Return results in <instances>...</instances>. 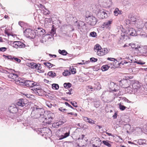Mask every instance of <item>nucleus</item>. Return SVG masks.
I'll list each match as a JSON object with an SVG mask.
<instances>
[{
    "instance_id": "9b49d317",
    "label": "nucleus",
    "mask_w": 147,
    "mask_h": 147,
    "mask_svg": "<svg viewBox=\"0 0 147 147\" xmlns=\"http://www.w3.org/2000/svg\"><path fill=\"white\" fill-rule=\"evenodd\" d=\"M135 25L137 28L141 29L142 28L145 26V24H144L142 19H139L136 21V22L135 23Z\"/></svg>"
},
{
    "instance_id": "338daca9",
    "label": "nucleus",
    "mask_w": 147,
    "mask_h": 147,
    "mask_svg": "<svg viewBox=\"0 0 147 147\" xmlns=\"http://www.w3.org/2000/svg\"><path fill=\"white\" fill-rule=\"evenodd\" d=\"M49 55L50 56H51L52 57L54 58L56 57H57L56 55H52L51 54H49Z\"/></svg>"
},
{
    "instance_id": "ea45409f",
    "label": "nucleus",
    "mask_w": 147,
    "mask_h": 147,
    "mask_svg": "<svg viewBox=\"0 0 147 147\" xmlns=\"http://www.w3.org/2000/svg\"><path fill=\"white\" fill-rule=\"evenodd\" d=\"M70 71L72 74H74L76 72V70L73 67H70Z\"/></svg>"
},
{
    "instance_id": "6e6d98bb",
    "label": "nucleus",
    "mask_w": 147,
    "mask_h": 147,
    "mask_svg": "<svg viewBox=\"0 0 147 147\" xmlns=\"http://www.w3.org/2000/svg\"><path fill=\"white\" fill-rule=\"evenodd\" d=\"M136 130L138 131L139 132H141L142 131V129L141 128L137 127L136 128Z\"/></svg>"
},
{
    "instance_id": "b1692460",
    "label": "nucleus",
    "mask_w": 147,
    "mask_h": 147,
    "mask_svg": "<svg viewBox=\"0 0 147 147\" xmlns=\"http://www.w3.org/2000/svg\"><path fill=\"white\" fill-rule=\"evenodd\" d=\"M29 66L30 67L32 68H36L37 69H39V68L37 67L38 65L34 63H30L29 64Z\"/></svg>"
},
{
    "instance_id": "f3484780",
    "label": "nucleus",
    "mask_w": 147,
    "mask_h": 147,
    "mask_svg": "<svg viewBox=\"0 0 147 147\" xmlns=\"http://www.w3.org/2000/svg\"><path fill=\"white\" fill-rule=\"evenodd\" d=\"M43 116V117L42 118L47 120H49V123H50L54 117V115L53 113H49L47 114V117H45L44 115Z\"/></svg>"
},
{
    "instance_id": "1a4fd4ad",
    "label": "nucleus",
    "mask_w": 147,
    "mask_h": 147,
    "mask_svg": "<svg viewBox=\"0 0 147 147\" xmlns=\"http://www.w3.org/2000/svg\"><path fill=\"white\" fill-rule=\"evenodd\" d=\"M130 80H129L123 79L120 81L119 84L123 88L129 87Z\"/></svg>"
},
{
    "instance_id": "774afa93",
    "label": "nucleus",
    "mask_w": 147,
    "mask_h": 147,
    "mask_svg": "<svg viewBox=\"0 0 147 147\" xmlns=\"http://www.w3.org/2000/svg\"><path fill=\"white\" fill-rule=\"evenodd\" d=\"M129 46V44H125V45L123 46V47H128Z\"/></svg>"
},
{
    "instance_id": "680f3d73",
    "label": "nucleus",
    "mask_w": 147,
    "mask_h": 147,
    "mask_svg": "<svg viewBox=\"0 0 147 147\" xmlns=\"http://www.w3.org/2000/svg\"><path fill=\"white\" fill-rule=\"evenodd\" d=\"M51 33L53 35L55 33V32L54 29H52Z\"/></svg>"
},
{
    "instance_id": "f257e3e1",
    "label": "nucleus",
    "mask_w": 147,
    "mask_h": 147,
    "mask_svg": "<svg viewBox=\"0 0 147 147\" xmlns=\"http://www.w3.org/2000/svg\"><path fill=\"white\" fill-rule=\"evenodd\" d=\"M43 110L36 106L32 108L31 116L34 119H37L39 117L43 118V115L41 113Z\"/></svg>"
},
{
    "instance_id": "2eb2a0df",
    "label": "nucleus",
    "mask_w": 147,
    "mask_h": 147,
    "mask_svg": "<svg viewBox=\"0 0 147 147\" xmlns=\"http://www.w3.org/2000/svg\"><path fill=\"white\" fill-rule=\"evenodd\" d=\"M36 36H41L45 34V30L41 28H38L37 30H34Z\"/></svg>"
},
{
    "instance_id": "473e14b6",
    "label": "nucleus",
    "mask_w": 147,
    "mask_h": 147,
    "mask_svg": "<svg viewBox=\"0 0 147 147\" xmlns=\"http://www.w3.org/2000/svg\"><path fill=\"white\" fill-rule=\"evenodd\" d=\"M48 75L50 76L54 77L56 76V74L53 71H49L48 73Z\"/></svg>"
},
{
    "instance_id": "c756f323",
    "label": "nucleus",
    "mask_w": 147,
    "mask_h": 147,
    "mask_svg": "<svg viewBox=\"0 0 147 147\" xmlns=\"http://www.w3.org/2000/svg\"><path fill=\"white\" fill-rule=\"evenodd\" d=\"M58 52L60 54L63 55H66L67 54V52L64 50H61L60 49H59Z\"/></svg>"
},
{
    "instance_id": "a211bd4d",
    "label": "nucleus",
    "mask_w": 147,
    "mask_h": 147,
    "mask_svg": "<svg viewBox=\"0 0 147 147\" xmlns=\"http://www.w3.org/2000/svg\"><path fill=\"white\" fill-rule=\"evenodd\" d=\"M128 35L133 36H136L137 34L136 31L133 28H130L128 30L127 32Z\"/></svg>"
},
{
    "instance_id": "3c124183",
    "label": "nucleus",
    "mask_w": 147,
    "mask_h": 147,
    "mask_svg": "<svg viewBox=\"0 0 147 147\" xmlns=\"http://www.w3.org/2000/svg\"><path fill=\"white\" fill-rule=\"evenodd\" d=\"M107 59L108 60L112 61H117V60L114 58H107Z\"/></svg>"
},
{
    "instance_id": "f704fd0d",
    "label": "nucleus",
    "mask_w": 147,
    "mask_h": 147,
    "mask_svg": "<svg viewBox=\"0 0 147 147\" xmlns=\"http://www.w3.org/2000/svg\"><path fill=\"white\" fill-rule=\"evenodd\" d=\"M35 6H37L40 9H43V8H44L45 10H47V9L45 8V6L40 4H35Z\"/></svg>"
},
{
    "instance_id": "72a5a7b5",
    "label": "nucleus",
    "mask_w": 147,
    "mask_h": 147,
    "mask_svg": "<svg viewBox=\"0 0 147 147\" xmlns=\"http://www.w3.org/2000/svg\"><path fill=\"white\" fill-rule=\"evenodd\" d=\"M109 68V67L107 65H103L101 67V69L102 71H105L107 70Z\"/></svg>"
},
{
    "instance_id": "5701e85b",
    "label": "nucleus",
    "mask_w": 147,
    "mask_h": 147,
    "mask_svg": "<svg viewBox=\"0 0 147 147\" xmlns=\"http://www.w3.org/2000/svg\"><path fill=\"white\" fill-rule=\"evenodd\" d=\"M132 87L134 89H138L140 87V85L138 81H136L132 84Z\"/></svg>"
},
{
    "instance_id": "603ef678",
    "label": "nucleus",
    "mask_w": 147,
    "mask_h": 147,
    "mask_svg": "<svg viewBox=\"0 0 147 147\" xmlns=\"http://www.w3.org/2000/svg\"><path fill=\"white\" fill-rule=\"evenodd\" d=\"M46 11H45L43 12L44 14L47 15V14H49L50 13V11L47 10H47H45Z\"/></svg>"
},
{
    "instance_id": "bf43d9fd",
    "label": "nucleus",
    "mask_w": 147,
    "mask_h": 147,
    "mask_svg": "<svg viewBox=\"0 0 147 147\" xmlns=\"http://www.w3.org/2000/svg\"><path fill=\"white\" fill-rule=\"evenodd\" d=\"M78 64L79 65H83L85 64V61L84 60H82V62L78 63Z\"/></svg>"
},
{
    "instance_id": "6ab92c4d",
    "label": "nucleus",
    "mask_w": 147,
    "mask_h": 147,
    "mask_svg": "<svg viewBox=\"0 0 147 147\" xmlns=\"http://www.w3.org/2000/svg\"><path fill=\"white\" fill-rule=\"evenodd\" d=\"M5 57L8 59H10L13 61H16L18 63H20L21 61L20 59L13 56L11 55L6 56Z\"/></svg>"
},
{
    "instance_id": "4468645a",
    "label": "nucleus",
    "mask_w": 147,
    "mask_h": 147,
    "mask_svg": "<svg viewBox=\"0 0 147 147\" xmlns=\"http://www.w3.org/2000/svg\"><path fill=\"white\" fill-rule=\"evenodd\" d=\"M27 103V101L26 100L20 99L17 102V104L20 108L25 106Z\"/></svg>"
},
{
    "instance_id": "de8ad7c7",
    "label": "nucleus",
    "mask_w": 147,
    "mask_h": 147,
    "mask_svg": "<svg viewBox=\"0 0 147 147\" xmlns=\"http://www.w3.org/2000/svg\"><path fill=\"white\" fill-rule=\"evenodd\" d=\"M71 105L74 107H78L77 105V103L76 102H71Z\"/></svg>"
},
{
    "instance_id": "4d7b16f0",
    "label": "nucleus",
    "mask_w": 147,
    "mask_h": 147,
    "mask_svg": "<svg viewBox=\"0 0 147 147\" xmlns=\"http://www.w3.org/2000/svg\"><path fill=\"white\" fill-rule=\"evenodd\" d=\"M69 134L70 133H69V132H68L66 133L64 135V136H65V137H64V138H66V137L68 136H69Z\"/></svg>"
},
{
    "instance_id": "864d4df0",
    "label": "nucleus",
    "mask_w": 147,
    "mask_h": 147,
    "mask_svg": "<svg viewBox=\"0 0 147 147\" xmlns=\"http://www.w3.org/2000/svg\"><path fill=\"white\" fill-rule=\"evenodd\" d=\"M136 63H137L140 65H143L145 64V62H142L140 61H137L135 62Z\"/></svg>"
},
{
    "instance_id": "0e129e2a",
    "label": "nucleus",
    "mask_w": 147,
    "mask_h": 147,
    "mask_svg": "<svg viewBox=\"0 0 147 147\" xmlns=\"http://www.w3.org/2000/svg\"><path fill=\"white\" fill-rule=\"evenodd\" d=\"M47 105L49 108H51L52 106V105L51 103L47 104Z\"/></svg>"
},
{
    "instance_id": "c9c22d12",
    "label": "nucleus",
    "mask_w": 147,
    "mask_h": 147,
    "mask_svg": "<svg viewBox=\"0 0 147 147\" xmlns=\"http://www.w3.org/2000/svg\"><path fill=\"white\" fill-rule=\"evenodd\" d=\"M59 87V86L57 84H52V88L53 89L58 90Z\"/></svg>"
},
{
    "instance_id": "f03ea898",
    "label": "nucleus",
    "mask_w": 147,
    "mask_h": 147,
    "mask_svg": "<svg viewBox=\"0 0 147 147\" xmlns=\"http://www.w3.org/2000/svg\"><path fill=\"white\" fill-rule=\"evenodd\" d=\"M146 49L142 46L138 45L136 47V48L134 51V53L136 55H142L146 53Z\"/></svg>"
},
{
    "instance_id": "2f4dec72",
    "label": "nucleus",
    "mask_w": 147,
    "mask_h": 147,
    "mask_svg": "<svg viewBox=\"0 0 147 147\" xmlns=\"http://www.w3.org/2000/svg\"><path fill=\"white\" fill-rule=\"evenodd\" d=\"M128 63V62L126 61L125 60H123L121 61L120 63H119L118 64L119 65V66H120L121 65H125V66H128L129 65L127 64Z\"/></svg>"
},
{
    "instance_id": "0eeeda50",
    "label": "nucleus",
    "mask_w": 147,
    "mask_h": 147,
    "mask_svg": "<svg viewBox=\"0 0 147 147\" xmlns=\"http://www.w3.org/2000/svg\"><path fill=\"white\" fill-rule=\"evenodd\" d=\"M9 112L12 113H16L17 111L18 112H20L19 115L22 114L23 113V111L21 109H18L16 108V106L15 105H13L11 106L9 108Z\"/></svg>"
},
{
    "instance_id": "a18cd8bd",
    "label": "nucleus",
    "mask_w": 147,
    "mask_h": 147,
    "mask_svg": "<svg viewBox=\"0 0 147 147\" xmlns=\"http://www.w3.org/2000/svg\"><path fill=\"white\" fill-rule=\"evenodd\" d=\"M63 123V122L62 121L57 122L54 125L56 127H58L60 125H61Z\"/></svg>"
},
{
    "instance_id": "aec40b11",
    "label": "nucleus",
    "mask_w": 147,
    "mask_h": 147,
    "mask_svg": "<svg viewBox=\"0 0 147 147\" xmlns=\"http://www.w3.org/2000/svg\"><path fill=\"white\" fill-rule=\"evenodd\" d=\"M34 88V90L33 91L35 92L36 94H39L38 92H39V91L40 90V86L35 84V86H33Z\"/></svg>"
},
{
    "instance_id": "bb28decb",
    "label": "nucleus",
    "mask_w": 147,
    "mask_h": 147,
    "mask_svg": "<svg viewBox=\"0 0 147 147\" xmlns=\"http://www.w3.org/2000/svg\"><path fill=\"white\" fill-rule=\"evenodd\" d=\"M101 48H102L98 44H97L94 46V50L95 52L97 53L98 51L100 50Z\"/></svg>"
},
{
    "instance_id": "ddd939ff",
    "label": "nucleus",
    "mask_w": 147,
    "mask_h": 147,
    "mask_svg": "<svg viewBox=\"0 0 147 147\" xmlns=\"http://www.w3.org/2000/svg\"><path fill=\"white\" fill-rule=\"evenodd\" d=\"M12 45L13 47L16 48H24L25 46L24 44L20 41H14L13 42Z\"/></svg>"
},
{
    "instance_id": "6e6552de",
    "label": "nucleus",
    "mask_w": 147,
    "mask_h": 147,
    "mask_svg": "<svg viewBox=\"0 0 147 147\" xmlns=\"http://www.w3.org/2000/svg\"><path fill=\"white\" fill-rule=\"evenodd\" d=\"M12 71V70L9 69L8 71H6V73L9 78L16 81L18 76L16 74L13 73Z\"/></svg>"
},
{
    "instance_id": "f8f14e48",
    "label": "nucleus",
    "mask_w": 147,
    "mask_h": 147,
    "mask_svg": "<svg viewBox=\"0 0 147 147\" xmlns=\"http://www.w3.org/2000/svg\"><path fill=\"white\" fill-rule=\"evenodd\" d=\"M109 51V50L107 48H101L100 50L96 53L99 56H102L106 55Z\"/></svg>"
},
{
    "instance_id": "4c0bfd02",
    "label": "nucleus",
    "mask_w": 147,
    "mask_h": 147,
    "mask_svg": "<svg viewBox=\"0 0 147 147\" xmlns=\"http://www.w3.org/2000/svg\"><path fill=\"white\" fill-rule=\"evenodd\" d=\"M44 64L45 66H47L49 68H51L52 67L53 65V64L49 62L44 63Z\"/></svg>"
},
{
    "instance_id": "7ed1b4c3",
    "label": "nucleus",
    "mask_w": 147,
    "mask_h": 147,
    "mask_svg": "<svg viewBox=\"0 0 147 147\" xmlns=\"http://www.w3.org/2000/svg\"><path fill=\"white\" fill-rule=\"evenodd\" d=\"M16 83L19 84H24L27 87H32L33 86H35V83L33 81L30 80H18L16 81Z\"/></svg>"
},
{
    "instance_id": "9d476101",
    "label": "nucleus",
    "mask_w": 147,
    "mask_h": 147,
    "mask_svg": "<svg viewBox=\"0 0 147 147\" xmlns=\"http://www.w3.org/2000/svg\"><path fill=\"white\" fill-rule=\"evenodd\" d=\"M97 13V16L100 18L103 19L107 17V14L106 11L102 9H99Z\"/></svg>"
},
{
    "instance_id": "cd10ccee",
    "label": "nucleus",
    "mask_w": 147,
    "mask_h": 147,
    "mask_svg": "<svg viewBox=\"0 0 147 147\" xmlns=\"http://www.w3.org/2000/svg\"><path fill=\"white\" fill-rule=\"evenodd\" d=\"M129 46H130L131 48L133 49V51L134 50V49L136 48V47L138 46V45H136L134 43H131L129 44Z\"/></svg>"
},
{
    "instance_id": "49530a36",
    "label": "nucleus",
    "mask_w": 147,
    "mask_h": 147,
    "mask_svg": "<svg viewBox=\"0 0 147 147\" xmlns=\"http://www.w3.org/2000/svg\"><path fill=\"white\" fill-rule=\"evenodd\" d=\"M90 60L91 62H95L97 61L98 60L97 59L92 57L90 58Z\"/></svg>"
},
{
    "instance_id": "393cba45",
    "label": "nucleus",
    "mask_w": 147,
    "mask_h": 147,
    "mask_svg": "<svg viewBox=\"0 0 147 147\" xmlns=\"http://www.w3.org/2000/svg\"><path fill=\"white\" fill-rule=\"evenodd\" d=\"M84 119L86 122L91 124H94L95 122V121L86 117H84Z\"/></svg>"
},
{
    "instance_id": "37998d69",
    "label": "nucleus",
    "mask_w": 147,
    "mask_h": 147,
    "mask_svg": "<svg viewBox=\"0 0 147 147\" xmlns=\"http://www.w3.org/2000/svg\"><path fill=\"white\" fill-rule=\"evenodd\" d=\"M119 9L118 8L115 9L114 11V14L116 16H117L119 14Z\"/></svg>"
},
{
    "instance_id": "5fc2aeb1",
    "label": "nucleus",
    "mask_w": 147,
    "mask_h": 147,
    "mask_svg": "<svg viewBox=\"0 0 147 147\" xmlns=\"http://www.w3.org/2000/svg\"><path fill=\"white\" fill-rule=\"evenodd\" d=\"M123 100L124 101H125L127 102L128 103H130L131 102V101H130L128 99H127V98H123Z\"/></svg>"
},
{
    "instance_id": "69168bd1",
    "label": "nucleus",
    "mask_w": 147,
    "mask_h": 147,
    "mask_svg": "<svg viewBox=\"0 0 147 147\" xmlns=\"http://www.w3.org/2000/svg\"><path fill=\"white\" fill-rule=\"evenodd\" d=\"M25 96H26V97L28 98H29L30 97V96H32V95H30L28 94H24Z\"/></svg>"
},
{
    "instance_id": "c85d7f7f",
    "label": "nucleus",
    "mask_w": 147,
    "mask_h": 147,
    "mask_svg": "<svg viewBox=\"0 0 147 147\" xmlns=\"http://www.w3.org/2000/svg\"><path fill=\"white\" fill-rule=\"evenodd\" d=\"M123 103L122 102H120L118 104L119 105V109L121 111L124 110L126 107L123 105Z\"/></svg>"
},
{
    "instance_id": "dca6fc26",
    "label": "nucleus",
    "mask_w": 147,
    "mask_h": 147,
    "mask_svg": "<svg viewBox=\"0 0 147 147\" xmlns=\"http://www.w3.org/2000/svg\"><path fill=\"white\" fill-rule=\"evenodd\" d=\"M94 84L95 86L93 87V88H92V86H88V88L90 90V91H92V89L99 90L101 89V86L99 82H94Z\"/></svg>"
},
{
    "instance_id": "e2e57ef3",
    "label": "nucleus",
    "mask_w": 147,
    "mask_h": 147,
    "mask_svg": "<svg viewBox=\"0 0 147 147\" xmlns=\"http://www.w3.org/2000/svg\"><path fill=\"white\" fill-rule=\"evenodd\" d=\"M117 114L115 113V114L113 115V117L114 119H116L117 117Z\"/></svg>"
},
{
    "instance_id": "e433bc0d",
    "label": "nucleus",
    "mask_w": 147,
    "mask_h": 147,
    "mask_svg": "<svg viewBox=\"0 0 147 147\" xmlns=\"http://www.w3.org/2000/svg\"><path fill=\"white\" fill-rule=\"evenodd\" d=\"M64 87L65 88H70L71 86V84L70 83H65L63 84Z\"/></svg>"
},
{
    "instance_id": "a19ab883",
    "label": "nucleus",
    "mask_w": 147,
    "mask_h": 147,
    "mask_svg": "<svg viewBox=\"0 0 147 147\" xmlns=\"http://www.w3.org/2000/svg\"><path fill=\"white\" fill-rule=\"evenodd\" d=\"M51 18H46L45 20V24H47L48 23H50L51 21Z\"/></svg>"
},
{
    "instance_id": "052dcab7",
    "label": "nucleus",
    "mask_w": 147,
    "mask_h": 147,
    "mask_svg": "<svg viewBox=\"0 0 147 147\" xmlns=\"http://www.w3.org/2000/svg\"><path fill=\"white\" fill-rule=\"evenodd\" d=\"M64 137H65V136H64V135H62L60 137L59 140H61L65 138H64Z\"/></svg>"
},
{
    "instance_id": "8fccbe9b",
    "label": "nucleus",
    "mask_w": 147,
    "mask_h": 147,
    "mask_svg": "<svg viewBox=\"0 0 147 147\" xmlns=\"http://www.w3.org/2000/svg\"><path fill=\"white\" fill-rule=\"evenodd\" d=\"M7 48L5 47L0 48V51L1 52H4L6 51Z\"/></svg>"
},
{
    "instance_id": "39448f33",
    "label": "nucleus",
    "mask_w": 147,
    "mask_h": 147,
    "mask_svg": "<svg viewBox=\"0 0 147 147\" xmlns=\"http://www.w3.org/2000/svg\"><path fill=\"white\" fill-rule=\"evenodd\" d=\"M86 20L88 21V24L91 26H94L98 22L95 17L93 16H86Z\"/></svg>"
},
{
    "instance_id": "79ce46f5",
    "label": "nucleus",
    "mask_w": 147,
    "mask_h": 147,
    "mask_svg": "<svg viewBox=\"0 0 147 147\" xmlns=\"http://www.w3.org/2000/svg\"><path fill=\"white\" fill-rule=\"evenodd\" d=\"M94 106L96 108L98 107L99 106V101H95L94 103Z\"/></svg>"
},
{
    "instance_id": "58836bf2",
    "label": "nucleus",
    "mask_w": 147,
    "mask_h": 147,
    "mask_svg": "<svg viewBox=\"0 0 147 147\" xmlns=\"http://www.w3.org/2000/svg\"><path fill=\"white\" fill-rule=\"evenodd\" d=\"M102 142L105 145L109 147L111 146V145L109 143L108 141L104 140L102 141Z\"/></svg>"
},
{
    "instance_id": "c03bdc74",
    "label": "nucleus",
    "mask_w": 147,
    "mask_h": 147,
    "mask_svg": "<svg viewBox=\"0 0 147 147\" xmlns=\"http://www.w3.org/2000/svg\"><path fill=\"white\" fill-rule=\"evenodd\" d=\"M90 35L91 36L93 37H96V36H97L96 33L94 32H90Z\"/></svg>"
},
{
    "instance_id": "a878e982",
    "label": "nucleus",
    "mask_w": 147,
    "mask_h": 147,
    "mask_svg": "<svg viewBox=\"0 0 147 147\" xmlns=\"http://www.w3.org/2000/svg\"><path fill=\"white\" fill-rule=\"evenodd\" d=\"M130 19V20H128L129 23L133 24H135V23L136 22V21H137V20H136V18L134 16H132L131 17Z\"/></svg>"
},
{
    "instance_id": "423d86ee",
    "label": "nucleus",
    "mask_w": 147,
    "mask_h": 147,
    "mask_svg": "<svg viewBox=\"0 0 147 147\" xmlns=\"http://www.w3.org/2000/svg\"><path fill=\"white\" fill-rule=\"evenodd\" d=\"M113 21L112 20H107L103 23L101 26V28L102 29L105 28L108 30H110L111 28V24Z\"/></svg>"
},
{
    "instance_id": "20e7f679",
    "label": "nucleus",
    "mask_w": 147,
    "mask_h": 147,
    "mask_svg": "<svg viewBox=\"0 0 147 147\" xmlns=\"http://www.w3.org/2000/svg\"><path fill=\"white\" fill-rule=\"evenodd\" d=\"M24 35L27 38L33 39L36 36L34 30H32L30 29L27 28L24 31Z\"/></svg>"
},
{
    "instance_id": "09e8293b",
    "label": "nucleus",
    "mask_w": 147,
    "mask_h": 147,
    "mask_svg": "<svg viewBox=\"0 0 147 147\" xmlns=\"http://www.w3.org/2000/svg\"><path fill=\"white\" fill-rule=\"evenodd\" d=\"M80 24H82V25H83V26H82L83 27V28H85V23H84V22H81L80 23H79V28L80 29H81V27L82 26H80Z\"/></svg>"
},
{
    "instance_id": "4be33fe9",
    "label": "nucleus",
    "mask_w": 147,
    "mask_h": 147,
    "mask_svg": "<svg viewBox=\"0 0 147 147\" xmlns=\"http://www.w3.org/2000/svg\"><path fill=\"white\" fill-rule=\"evenodd\" d=\"M110 84L111 86H113V87H112V90L116 92L118 90L119 87L117 84L113 82H112Z\"/></svg>"
},
{
    "instance_id": "13d9d810",
    "label": "nucleus",
    "mask_w": 147,
    "mask_h": 147,
    "mask_svg": "<svg viewBox=\"0 0 147 147\" xmlns=\"http://www.w3.org/2000/svg\"><path fill=\"white\" fill-rule=\"evenodd\" d=\"M59 111L62 112H64V111L66 110L65 109H62V107H60L59 108Z\"/></svg>"
},
{
    "instance_id": "412c9836",
    "label": "nucleus",
    "mask_w": 147,
    "mask_h": 147,
    "mask_svg": "<svg viewBox=\"0 0 147 147\" xmlns=\"http://www.w3.org/2000/svg\"><path fill=\"white\" fill-rule=\"evenodd\" d=\"M91 7L94 11H96L97 12L99 11V9H100V6L98 4H92L91 6Z\"/></svg>"
},
{
    "instance_id": "7c9ffc66",
    "label": "nucleus",
    "mask_w": 147,
    "mask_h": 147,
    "mask_svg": "<svg viewBox=\"0 0 147 147\" xmlns=\"http://www.w3.org/2000/svg\"><path fill=\"white\" fill-rule=\"evenodd\" d=\"M71 74V73L67 69L65 70L63 73V75L65 76L70 75Z\"/></svg>"
}]
</instances>
